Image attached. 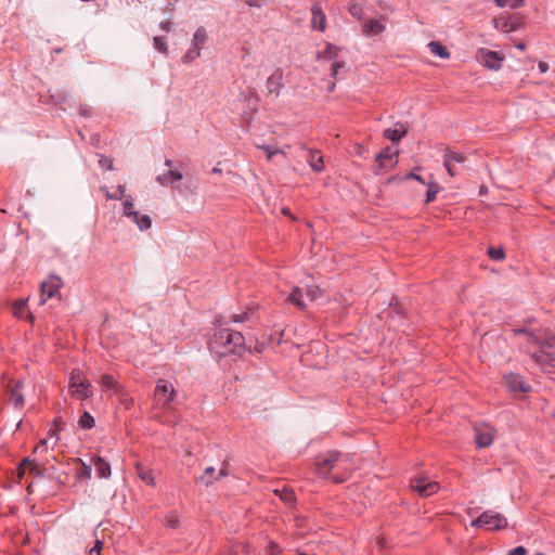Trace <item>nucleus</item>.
I'll use <instances>...</instances> for the list:
<instances>
[{
    "instance_id": "nucleus-1",
    "label": "nucleus",
    "mask_w": 555,
    "mask_h": 555,
    "mask_svg": "<svg viewBox=\"0 0 555 555\" xmlns=\"http://www.w3.org/2000/svg\"><path fill=\"white\" fill-rule=\"evenodd\" d=\"M514 332L524 336L525 351L530 359L543 372L555 373V335L547 328H516Z\"/></svg>"
},
{
    "instance_id": "nucleus-2",
    "label": "nucleus",
    "mask_w": 555,
    "mask_h": 555,
    "mask_svg": "<svg viewBox=\"0 0 555 555\" xmlns=\"http://www.w3.org/2000/svg\"><path fill=\"white\" fill-rule=\"evenodd\" d=\"M315 473L334 483L346 481L353 469L351 459L335 450H328L320 453L315 457Z\"/></svg>"
},
{
    "instance_id": "nucleus-3",
    "label": "nucleus",
    "mask_w": 555,
    "mask_h": 555,
    "mask_svg": "<svg viewBox=\"0 0 555 555\" xmlns=\"http://www.w3.org/2000/svg\"><path fill=\"white\" fill-rule=\"evenodd\" d=\"M209 349L218 357L241 356L245 350V338L240 332L219 328L209 341Z\"/></svg>"
},
{
    "instance_id": "nucleus-4",
    "label": "nucleus",
    "mask_w": 555,
    "mask_h": 555,
    "mask_svg": "<svg viewBox=\"0 0 555 555\" xmlns=\"http://www.w3.org/2000/svg\"><path fill=\"white\" fill-rule=\"evenodd\" d=\"M62 424L63 422L61 418H55V428H50L48 430L47 437L41 439L39 443L34 448L33 459L26 457L23 460L17 468L20 478L24 476L26 467L28 466L30 467V470L38 469L39 463L46 460V454L48 453L49 449H54V447H56L60 440L59 431Z\"/></svg>"
},
{
    "instance_id": "nucleus-5",
    "label": "nucleus",
    "mask_w": 555,
    "mask_h": 555,
    "mask_svg": "<svg viewBox=\"0 0 555 555\" xmlns=\"http://www.w3.org/2000/svg\"><path fill=\"white\" fill-rule=\"evenodd\" d=\"M177 397L173 385L164 378H159L154 390V409L159 413H166L171 410V403Z\"/></svg>"
},
{
    "instance_id": "nucleus-6",
    "label": "nucleus",
    "mask_w": 555,
    "mask_h": 555,
    "mask_svg": "<svg viewBox=\"0 0 555 555\" xmlns=\"http://www.w3.org/2000/svg\"><path fill=\"white\" fill-rule=\"evenodd\" d=\"M68 389L72 397L78 400H86L93 396L90 382L80 371H73L68 380Z\"/></svg>"
},
{
    "instance_id": "nucleus-7",
    "label": "nucleus",
    "mask_w": 555,
    "mask_h": 555,
    "mask_svg": "<svg viewBox=\"0 0 555 555\" xmlns=\"http://www.w3.org/2000/svg\"><path fill=\"white\" fill-rule=\"evenodd\" d=\"M470 526L485 528L487 530H502L507 527V519L500 513L486 511L478 518L473 520Z\"/></svg>"
},
{
    "instance_id": "nucleus-8",
    "label": "nucleus",
    "mask_w": 555,
    "mask_h": 555,
    "mask_svg": "<svg viewBox=\"0 0 555 555\" xmlns=\"http://www.w3.org/2000/svg\"><path fill=\"white\" fill-rule=\"evenodd\" d=\"M410 488L422 498L430 496L438 492L440 486L427 476H417L411 480Z\"/></svg>"
},
{
    "instance_id": "nucleus-9",
    "label": "nucleus",
    "mask_w": 555,
    "mask_h": 555,
    "mask_svg": "<svg viewBox=\"0 0 555 555\" xmlns=\"http://www.w3.org/2000/svg\"><path fill=\"white\" fill-rule=\"evenodd\" d=\"M339 53V48L332 43H326L325 49L323 51L318 52L317 60L322 62L330 63V69L332 77H336L338 70L343 67V64L337 60Z\"/></svg>"
},
{
    "instance_id": "nucleus-10",
    "label": "nucleus",
    "mask_w": 555,
    "mask_h": 555,
    "mask_svg": "<svg viewBox=\"0 0 555 555\" xmlns=\"http://www.w3.org/2000/svg\"><path fill=\"white\" fill-rule=\"evenodd\" d=\"M493 26L503 33L515 31L521 26V17L518 14L511 15L505 12L493 18Z\"/></svg>"
},
{
    "instance_id": "nucleus-11",
    "label": "nucleus",
    "mask_w": 555,
    "mask_h": 555,
    "mask_svg": "<svg viewBox=\"0 0 555 555\" xmlns=\"http://www.w3.org/2000/svg\"><path fill=\"white\" fill-rule=\"evenodd\" d=\"M62 285L63 282L61 278L49 275V278L41 283L40 304L43 305L48 299L60 296Z\"/></svg>"
},
{
    "instance_id": "nucleus-12",
    "label": "nucleus",
    "mask_w": 555,
    "mask_h": 555,
    "mask_svg": "<svg viewBox=\"0 0 555 555\" xmlns=\"http://www.w3.org/2000/svg\"><path fill=\"white\" fill-rule=\"evenodd\" d=\"M477 60L480 64H482L485 67L498 70L502 66V62L504 61V56L500 55L495 51H491L485 48H480L477 51Z\"/></svg>"
},
{
    "instance_id": "nucleus-13",
    "label": "nucleus",
    "mask_w": 555,
    "mask_h": 555,
    "mask_svg": "<svg viewBox=\"0 0 555 555\" xmlns=\"http://www.w3.org/2000/svg\"><path fill=\"white\" fill-rule=\"evenodd\" d=\"M283 88V70L281 68H276L266 81V89L268 96H272L276 99L281 90Z\"/></svg>"
},
{
    "instance_id": "nucleus-14",
    "label": "nucleus",
    "mask_w": 555,
    "mask_h": 555,
    "mask_svg": "<svg viewBox=\"0 0 555 555\" xmlns=\"http://www.w3.org/2000/svg\"><path fill=\"white\" fill-rule=\"evenodd\" d=\"M504 384L509 391L513 392H527L530 386L524 380V377L519 374L508 373L503 377Z\"/></svg>"
},
{
    "instance_id": "nucleus-15",
    "label": "nucleus",
    "mask_w": 555,
    "mask_h": 555,
    "mask_svg": "<svg viewBox=\"0 0 555 555\" xmlns=\"http://www.w3.org/2000/svg\"><path fill=\"white\" fill-rule=\"evenodd\" d=\"M465 162V156L461 153L448 151L443 156V165L451 177L457 175V164H463Z\"/></svg>"
},
{
    "instance_id": "nucleus-16",
    "label": "nucleus",
    "mask_w": 555,
    "mask_h": 555,
    "mask_svg": "<svg viewBox=\"0 0 555 555\" xmlns=\"http://www.w3.org/2000/svg\"><path fill=\"white\" fill-rule=\"evenodd\" d=\"M311 27L319 31H324L326 28V16L319 4L311 8Z\"/></svg>"
},
{
    "instance_id": "nucleus-17",
    "label": "nucleus",
    "mask_w": 555,
    "mask_h": 555,
    "mask_svg": "<svg viewBox=\"0 0 555 555\" xmlns=\"http://www.w3.org/2000/svg\"><path fill=\"white\" fill-rule=\"evenodd\" d=\"M494 430L490 427L485 429L475 428V438L478 448L490 447L493 442Z\"/></svg>"
},
{
    "instance_id": "nucleus-18",
    "label": "nucleus",
    "mask_w": 555,
    "mask_h": 555,
    "mask_svg": "<svg viewBox=\"0 0 555 555\" xmlns=\"http://www.w3.org/2000/svg\"><path fill=\"white\" fill-rule=\"evenodd\" d=\"M134 469L138 477L147 486L154 487L156 485L152 468L144 466L141 462H135Z\"/></svg>"
},
{
    "instance_id": "nucleus-19",
    "label": "nucleus",
    "mask_w": 555,
    "mask_h": 555,
    "mask_svg": "<svg viewBox=\"0 0 555 555\" xmlns=\"http://www.w3.org/2000/svg\"><path fill=\"white\" fill-rule=\"evenodd\" d=\"M405 134L406 127L401 122H397L392 128L384 130V137L393 143H398Z\"/></svg>"
},
{
    "instance_id": "nucleus-20",
    "label": "nucleus",
    "mask_w": 555,
    "mask_h": 555,
    "mask_svg": "<svg viewBox=\"0 0 555 555\" xmlns=\"http://www.w3.org/2000/svg\"><path fill=\"white\" fill-rule=\"evenodd\" d=\"M304 298H305V294H304L302 289L298 286H293L292 292L286 297V302L297 307L300 310H304L307 307Z\"/></svg>"
},
{
    "instance_id": "nucleus-21",
    "label": "nucleus",
    "mask_w": 555,
    "mask_h": 555,
    "mask_svg": "<svg viewBox=\"0 0 555 555\" xmlns=\"http://www.w3.org/2000/svg\"><path fill=\"white\" fill-rule=\"evenodd\" d=\"M100 384L104 390H113L115 396L121 393L122 389L125 388L118 380L114 378L113 375L109 374L102 375Z\"/></svg>"
},
{
    "instance_id": "nucleus-22",
    "label": "nucleus",
    "mask_w": 555,
    "mask_h": 555,
    "mask_svg": "<svg viewBox=\"0 0 555 555\" xmlns=\"http://www.w3.org/2000/svg\"><path fill=\"white\" fill-rule=\"evenodd\" d=\"M95 473L99 478L107 479L111 476V465L102 457L96 456L92 460Z\"/></svg>"
},
{
    "instance_id": "nucleus-23",
    "label": "nucleus",
    "mask_w": 555,
    "mask_h": 555,
    "mask_svg": "<svg viewBox=\"0 0 555 555\" xmlns=\"http://www.w3.org/2000/svg\"><path fill=\"white\" fill-rule=\"evenodd\" d=\"M22 382L18 380L14 386L10 389V401L14 405V408L20 409L24 405V397L21 392Z\"/></svg>"
},
{
    "instance_id": "nucleus-24",
    "label": "nucleus",
    "mask_w": 555,
    "mask_h": 555,
    "mask_svg": "<svg viewBox=\"0 0 555 555\" xmlns=\"http://www.w3.org/2000/svg\"><path fill=\"white\" fill-rule=\"evenodd\" d=\"M307 160L314 171L321 172L324 170V160L320 152L309 151Z\"/></svg>"
},
{
    "instance_id": "nucleus-25",
    "label": "nucleus",
    "mask_w": 555,
    "mask_h": 555,
    "mask_svg": "<svg viewBox=\"0 0 555 555\" xmlns=\"http://www.w3.org/2000/svg\"><path fill=\"white\" fill-rule=\"evenodd\" d=\"M362 30L366 36L377 35L385 30V25L377 20H369L363 24Z\"/></svg>"
},
{
    "instance_id": "nucleus-26",
    "label": "nucleus",
    "mask_w": 555,
    "mask_h": 555,
    "mask_svg": "<svg viewBox=\"0 0 555 555\" xmlns=\"http://www.w3.org/2000/svg\"><path fill=\"white\" fill-rule=\"evenodd\" d=\"M218 480V477L216 475V470L212 466H209L207 468H205L203 475H201L196 481L206 486V487H209L211 486L215 481Z\"/></svg>"
},
{
    "instance_id": "nucleus-27",
    "label": "nucleus",
    "mask_w": 555,
    "mask_h": 555,
    "mask_svg": "<svg viewBox=\"0 0 555 555\" xmlns=\"http://www.w3.org/2000/svg\"><path fill=\"white\" fill-rule=\"evenodd\" d=\"M207 39H208V36H207L206 29L204 27H198L195 30L193 38H192V48L198 49L201 51L202 47L205 44Z\"/></svg>"
},
{
    "instance_id": "nucleus-28",
    "label": "nucleus",
    "mask_w": 555,
    "mask_h": 555,
    "mask_svg": "<svg viewBox=\"0 0 555 555\" xmlns=\"http://www.w3.org/2000/svg\"><path fill=\"white\" fill-rule=\"evenodd\" d=\"M26 300L25 299H18L16 301L13 302L12 305V312H13V315L18 318V319H26V318H30L31 314L29 312H27L26 309Z\"/></svg>"
},
{
    "instance_id": "nucleus-29",
    "label": "nucleus",
    "mask_w": 555,
    "mask_h": 555,
    "mask_svg": "<svg viewBox=\"0 0 555 555\" xmlns=\"http://www.w3.org/2000/svg\"><path fill=\"white\" fill-rule=\"evenodd\" d=\"M130 219L133 220L141 231L147 230L152 225L151 218L147 215H140L137 210H134V214H131Z\"/></svg>"
},
{
    "instance_id": "nucleus-30",
    "label": "nucleus",
    "mask_w": 555,
    "mask_h": 555,
    "mask_svg": "<svg viewBox=\"0 0 555 555\" xmlns=\"http://www.w3.org/2000/svg\"><path fill=\"white\" fill-rule=\"evenodd\" d=\"M182 178H183L182 172L180 170L176 169V170H169L166 175L158 176L157 181L164 185L167 183L180 181V180H182Z\"/></svg>"
},
{
    "instance_id": "nucleus-31",
    "label": "nucleus",
    "mask_w": 555,
    "mask_h": 555,
    "mask_svg": "<svg viewBox=\"0 0 555 555\" xmlns=\"http://www.w3.org/2000/svg\"><path fill=\"white\" fill-rule=\"evenodd\" d=\"M430 52L441 59H449L450 52L448 49L438 41H430L428 43Z\"/></svg>"
},
{
    "instance_id": "nucleus-32",
    "label": "nucleus",
    "mask_w": 555,
    "mask_h": 555,
    "mask_svg": "<svg viewBox=\"0 0 555 555\" xmlns=\"http://www.w3.org/2000/svg\"><path fill=\"white\" fill-rule=\"evenodd\" d=\"M163 524L165 527L170 529H176L180 526V516L177 512L171 511L167 513L163 519Z\"/></svg>"
},
{
    "instance_id": "nucleus-33",
    "label": "nucleus",
    "mask_w": 555,
    "mask_h": 555,
    "mask_svg": "<svg viewBox=\"0 0 555 555\" xmlns=\"http://www.w3.org/2000/svg\"><path fill=\"white\" fill-rule=\"evenodd\" d=\"M80 467L76 469V477L80 480L82 479H90L91 478V465L85 463L80 459L78 460Z\"/></svg>"
},
{
    "instance_id": "nucleus-34",
    "label": "nucleus",
    "mask_w": 555,
    "mask_h": 555,
    "mask_svg": "<svg viewBox=\"0 0 555 555\" xmlns=\"http://www.w3.org/2000/svg\"><path fill=\"white\" fill-rule=\"evenodd\" d=\"M122 199H124V202H122L124 216H126L127 218H130L131 214H134L133 198L131 195H125Z\"/></svg>"
},
{
    "instance_id": "nucleus-35",
    "label": "nucleus",
    "mask_w": 555,
    "mask_h": 555,
    "mask_svg": "<svg viewBox=\"0 0 555 555\" xmlns=\"http://www.w3.org/2000/svg\"><path fill=\"white\" fill-rule=\"evenodd\" d=\"M398 155L397 151H392L390 147H386L376 157L377 160H390L391 163L396 164V157Z\"/></svg>"
},
{
    "instance_id": "nucleus-36",
    "label": "nucleus",
    "mask_w": 555,
    "mask_h": 555,
    "mask_svg": "<svg viewBox=\"0 0 555 555\" xmlns=\"http://www.w3.org/2000/svg\"><path fill=\"white\" fill-rule=\"evenodd\" d=\"M275 494L279 495L280 499L287 504H291L295 501V493L291 489H287V488H283L281 490L276 489Z\"/></svg>"
},
{
    "instance_id": "nucleus-37",
    "label": "nucleus",
    "mask_w": 555,
    "mask_h": 555,
    "mask_svg": "<svg viewBox=\"0 0 555 555\" xmlns=\"http://www.w3.org/2000/svg\"><path fill=\"white\" fill-rule=\"evenodd\" d=\"M102 191L105 192V196L107 199H122L126 191L125 185H118L116 192L111 193L106 188H101Z\"/></svg>"
},
{
    "instance_id": "nucleus-38",
    "label": "nucleus",
    "mask_w": 555,
    "mask_h": 555,
    "mask_svg": "<svg viewBox=\"0 0 555 555\" xmlns=\"http://www.w3.org/2000/svg\"><path fill=\"white\" fill-rule=\"evenodd\" d=\"M117 397H118V399H119L120 404H121L125 409L129 410V409H131V408L133 406V404H134V400H133V398L128 393V391H127L125 388L122 389V392H121V393H118V395H117Z\"/></svg>"
},
{
    "instance_id": "nucleus-39",
    "label": "nucleus",
    "mask_w": 555,
    "mask_h": 555,
    "mask_svg": "<svg viewBox=\"0 0 555 555\" xmlns=\"http://www.w3.org/2000/svg\"><path fill=\"white\" fill-rule=\"evenodd\" d=\"M80 428L91 429L94 427V418L88 412H83L78 422Z\"/></svg>"
},
{
    "instance_id": "nucleus-40",
    "label": "nucleus",
    "mask_w": 555,
    "mask_h": 555,
    "mask_svg": "<svg viewBox=\"0 0 555 555\" xmlns=\"http://www.w3.org/2000/svg\"><path fill=\"white\" fill-rule=\"evenodd\" d=\"M439 192V186L435 182H430L428 184L427 193H426V203H430L436 199V196Z\"/></svg>"
},
{
    "instance_id": "nucleus-41",
    "label": "nucleus",
    "mask_w": 555,
    "mask_h": 555,
    "mask_svg": "<svg viewBox=\"0 0 555 555\" xmlns=\"http://www.w3.org/2000/svg\"><path fill=\"white\" fill-rule=\"evenodd\" d=\"M153 43H154V48L157 51H159L160 53L167 54L168 47H167L165 38L156 36L153 38Z\"/></svg>"
},
{
    "instance_id": "nucleus-42",
    "label": "nucleus",
    "mask_w": 555,
    "mask_h": 555,
    "mask_svg": "<svg viewBox=\"0 0 555 555\" xmlns=\"http://www.w3.org/2000/svg\"><path fill=\"white\" fill-rule=\"evenodd\" d=\"M258 147L266 152L268 160H271L273 158V156L276 154L285 155V153L282 150L274 149L271 145L266 144V145H259Z\"/></svg>"
},
{
    "instance_id": "nucleus-43",
    "label": "nucleus",
    "mask_w": 555,
    "mask_h": 555,
    "mask_svg": "<svg viewBox=\"0 0 555 555\" xmlns=\"http://www.w3.org/2000/svg\"><path fill=\"white\" fill-rule=\"evenodd\" d=\"M305 297H307L310 301H313L320 295V288L317 285H310L305 291Z\"/></svg>"
},
{
    "instance_id": "nucleus-44",
    "label": "nucleus",
    "mask_w": 555,
    "mask_h": 555,
    "mask_svg": "<svg viewBox=\"0 0 555 555\" xmlns=\"http://www.w3.org/2000/svg\"><path fill=\"white\" fill-rule=\"evenodd\" d=\"M199 56H201V51L198 49L191 48L183 55L182 60H183L184 63H191V62L195 61Z\"/></svg>"
},
{
    "instance_id": "nucleus-45",
    "label": "nucleus",
    "mask_w": 555,
    "mask_h": 555,
    "mask_svg": "<svg viewBox=\"0 0 555 555\" xmlns=\"http://www.w3.org/2000/svg\"><path fill=\"white\" fill-rule=\"evenodd\" d=\"M488 255L492 260H503L505 258L503 248L491 247L488 249Z\"/></svg>"
},
{
    "instance_id": "nucleus-46",
    "label": "nucleus",
    "mask_w": 555,
    "mask_h": 555,
    "mask_svg": "<svg viewBox=\"0 0 555 555\" xmlns=\"http://www.w3.org/2000/svg\"><path fill=\"white\" fill-rule=\"evenodd\" d=\"M348 10L349 13L357 18H360L363 12L362 5L358 2H350Z\"/></svg>"
},
{
    "instance_id": "nucleus-47",
    "label": "nucleus",
    "mask_w": 555,
    "mask_h": 555,
    "mask_svg": "<svg viewBox=\"0 0 555 555\" xmlns=\"http://www.w3.org/2000/svg\"><path fill=\"white\" fill-rule=\"evenodd\" d=\"M99 164L102 168L106 170H113V160L111 158L101 156Z\"/></svg>"
},
{
    "instance_id": "nucleus-48",
    "label": "nucleus",
    "mask_w": 555,
    "mask_h": 555,
    "mask_svg": "<svg viewBox=\"0 0 555 555\" xmlns=\"http://www.w3.org/2000/svg\"><path fill=\"white\" fill-rule=\"evenodd\" d=\"M244 1L250 8H261L266 3V0H244Z\"/></svg>"
},
{
    "instance_id": "nucleus-49",
    "label": "nucleus",
    "mask_w": 555,
    "mask_h": 555,
    "mask_svg": "<svg viewBox=\"0 0 555 555\" xmlns=\"http://www.w3.org/2000/svg\"><path fill=\"white\" fill-rule=\"evenodd\" d=\"M527 550L524 546H517L509 551L508 555H526Z\"/></svg>"
},
{
    "instance_id": "nucleus-50",
    "label": "nucleus",
    "mask_w": 555,
    "mask_h": 555,
    "mask_svg": "<svg viewBox=\"0 0 555 555\" xmlns=\"http://www.w3.org/2000/svg\"><path fill=\"white\" fill-rule=\"evenodd\" d=\"M229 475V465L228 464H223L221 466V468L219 469L218 474H217V477H218V480L221 478V477H225Z\"/></svg>"
},
{
    "instance_id": "nucleus-51",
    "label": "nucleus",
    "mask_w": 555,
    "mask_h": 555,
    "mask_svg": "<svg viewBox=\"0 0 555 555\" xmlns=\"http://www.w3.org/2000/svg\"><path fill=\"white\" fill-rule=\"evenodd\" d=\"M245 320H247V314L246 313L233 314L232 318H231V321L235 322V323L244 322Z\"/></svg>"
},
{
    "instance_id": "nucleus-52",
    "label": "nucleus",
    "mask_w": 555,
    "mask_h": 555,
    "mask_svg": "<svg viewBox=\"0 0 555 555\" xmlns=\"http://www.w3.org/2000/svg\"><path fill=\"white\" fill-rule=\"evenodd\" d=\"M103 546H104V542L102 540H96L93 547H91V550H93L94 553H101Z\"/></svg>"
},
{
    "instance_id": "nucleus-53",
    "label": "nucleus",
    "mask_w": 555,
    "mask_h": 555,
    "mask_svg": "<svg viewBox=\"0 0 555 555\" xmlns=\"http://www.w3.org/2000/svg\"><path fill=\"white\" fill-rule=\"evenodd\" d=\"M525 5V0H511L509 8L518 9Z\"/></svg>"
},
{
    "instance_id": "nucleus-54",
    "label": "nucleus",
    "mask_w": 555,
    "mask_h": 555,
    "mask_svg": "<svg viewBox=\"0 0 555 555\" xmlns=\"http://www.w3.org/2000/svg\"><path fill=\"white\" fill-rule=\"evenodd\" d=\"M79 113L82 115V116H90L91 115V108L87 105H81L79 107Z\"/></svg>"
},
{
    "instance_id": "nucleus-55",
    "label": "nucleus",
    "mask_w": 555,
    "mask_h": 555,
    "mask_svg": "<svg viewBox=\"0 0 555 555\" xmlns=\"http://www.w3.org/2000/svg\"><path fill=\"white\" fill-rule=\"evenodd\" d=\"M406 178H408V179L416 180V181H418L420 183L425 184L424 179H423L421 176H418V175H416V173H414V172H410V173L406 176Z\"/></svg>"
},
{
    "instance_id": "nucleus-56",
    "label": "nucleus",
    "mask_w": 555,
    "mask_h": 555,
    "mask_svg": "<svg viewBox=\"0 0 555 555\" xmlns=\"http://www.w3.org/2000/svg\"><path fill=\"white\" fill-rule=\"evenodd\" d=\"M509 1H511V0H494L495 4H496L499 8L509 7Z\"/></svg>"
},
{
    "instance_id": "nucleus-57",
    "label": "nucleus",
    "mask_w": 555,
    "mask_h": 555,
    "mask_svg": "<svg viewBox=\"0 0 555 555\" xmlns=\"http://www.w3.org/2000/svg\"><path fill=\"white\" fill-rule=\"evenodd\" d=\"M541 73H546L548 69V64L546 62L541 61L538 65Z\"/></svg>"
},
{
    "instance_id": "nucleus-58",
    "label": "nucleus",
    "mask_w": 555,
    "mask_h": 555,
    "mask_svg": "<svg viewBox=\"0 0 555 555\" xmlns=\"http://www.w3.org/2000/svg\"><path fill=\"white\" fill-rule=\"evenodd\" d=\"M170 26H171V24H170V22H169V21H165V22H162V23H160V28H162L163 30L169 31V30H170Z\"/></svg>"
},
{
    "instance_id": "nucleus-59",
    "label": "nucleus",
    "mask_w": 555,
    "mask_h": 555,
    "mask_svg": "<svg viewBox=\"0 0 555 555\" xmlns=\"http://www.w3.org/2000/svg\"><path fill=\"white\" fill-rule=\"evenodd\" d=\"M282 214H283L284 216H286V217H291V218H293L292 212H291V209H289V208H287V207H283V208H282Z\"/></svg>"
},
{
    "instance_id": "nucleus-60",
    "label": "nucleus",
    "mask_w": 555,
    "mask_h": 555,
    "mask_svg": "<svg viewBox=\"0 0 555 555\" xmlns=\"http://www.w3.org/2000/svg\"><path fill=\"white\" fill-rule=\"evenodd\" d=\"M516 48L524 51L526 49V44L522 42L516 43Z\"/></svg>"
},
{
    "instance_id": "nucleus-61",
    "label": "nucleus",
    "mask_w": 555,
    "mask_h": 555,
    "mask_svg": "<svg viewBox=\"0 0 555 555\" xmlns=\"http://www.w3.org/2000/svg\"><path fill=\"white\" fill-rule=\"evenodd\" d=\"M263 349H264V345L263 344L256 346V351L259 352V353L262 352Z\"/></svg>"
},
{
    "instance_id": "nucleus-62",
    "label": "nucleus",
    "mask_w": 555,
    "mask_h": 555,
    "mask_svg": "<svg viewBox=\"0 0 555 555\" xmlns=\"http://www.w3.org/2000/svg\"><path fill=\"white\" fill-rule=\"evenodd\" d=\"M335 89V82H331L328 86H327V91L328 92H333Z\"/></svg>"
},
{
    "instance_id": "nucleus-63",
    "label": "nucleus",
    "mask_w": 555,
    "mask_h": 555,
    "mask_svg": "<svg viewBox=\"0 0 555 555\" xmlns=\"http://www.w3.org/2000/svg\"><path fill=\"white\" fill-rule=\"evenodd\" d=\"M165 165L170 168L172 166V160L166 159Z\"/></svg>"
},
{
    "instance_id": "nucleus-64",
    "label": "nucleus",
    "mask_w": 555,
    "mask_h": 555,
    "mask_svg": "<svg viewBox=\"0 0 555 555\" xmlns=\"http://www.w3.org/2000/svg\"><path fill=\"white\" fill-rule=\"evenodd\" d=\"M212 172H214V173H217V175H220V173H221V169H220V168H218V167H215V168L212 169Z\"/></svg>"
}]
</instances>
